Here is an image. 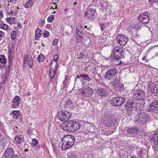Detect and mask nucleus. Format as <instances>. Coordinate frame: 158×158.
Returning <instances> with one entry per match:
<instances>
[{
	"label": "nucleus",
	"mask_w": 158,
	"mask_h": 158,
	"mask_svg": "<svg viewBox=\"0 0 158 158\" xmlns=\"http://www.w3.org/2000/svg\"><path fill=\"white\" fill-rule=\"evenodd\" d=\"M42 31L39 28L37 29L35 31V39L36 40L39 39L41 35Z\"/></svg>",
	"instance_id": "obj_29"
},
{
	"label": "nucleus",
	"mask_w": 158,
	"mask_h": 158,
	"mask_svg": "<svg viewBox=\"0 0 158 158\" xmlns=\"http://www.w3.org/2000/svg\"><path fill=\"white\" fill-rule=\"evenodd\" d=\"M70 120L72 122L71 125H72L71 128L72 130V132H73L78 130L81 126V124H80L78 121L73 120Z\"/></svg>",
	"instance_id": "obj_19"
},
{
	"label": "nucleus",
	"mask_w": 158,
	"mask_h": 158,
	"mask_svg": "<svg viewBox=\"0 0 158 158\" xmlns=\"http://www.w3.org/2000/svg\"><path fill=\"white\" fill-rule=\"evenodd\" d=\"M21 101V99L19 96H15L14 100L12 101V104H11V107L13 108H16L19 107Z\"/></svg>",
	"instance_id": "obj_20"
},
{
	"label": "nucleus",
	"mask_w": 158,
	"mask_h": 158,
	"mask_svg": "<svg viewBox=\"0 0 158 158\" xmlns=\"http://www.w3.org/2000/svg\"><path fill=\"white\" fill-rule=\"evenodd\" d=\"M39 143L37 139H32L31 144L33 146H35L36 145L39 144Z\"/></svg>",
	"instance_id": "obj_38"
},
{
	"label": "nucleus",
	"mask_w": 158,
	"mask_h": 158,
	"mask_svg": "<svg viewBox=\"0 0 158 158\" xmlns=\"http://www.w3.org/2000/svg\"><path fill=\"white\" fill-rule=\"evenodd\" d=\"M85 74H81L80 75H78L76 77V79L80 80L81 82H84L85 79Z\"/></svg>",
	"instance_id": "obj_34"
},
{
	"label": "nucleus",
	"mask_w": 158,
	"mask_h": 158,
	"mask_svg": "<svg viewBox=\"0 0 158 158\" xmlns=\"http://www.w3.org/2000/svg\"><path fill=\"white\" fill-rule=\"evenodd\" d=\"M15 35H11V38L12 40H14L15 39L16 36Z\"/></svg>",
	"instance_id": "obj_62"
},
{
	"label": "nucleus",
	"mask_w": 158,
	"mask_h": 158,
	"mask_svg": "<svg viewBox=\"0 0 158 158\" xmlns=\"http://www.w3.org/2000/svg\"><path fill=\"white\" fill-rule=\"evenodd\" d=\"M6 137L1 134H0V141H4V140H6Z\"/></svg>",
	"instance_id": "obj_44"
},
{
	"label": "nucleus",
	"mask_w": 158,
	"mask_h": 158,
	"mask_svg": "<svg viewBox=\"0 0 158 158\" xmlns=\"http://www.w3.org/2000/svg\"><path fill=\"white\" fill-rule=\"evenodd\" d=\"M99 77V76L98 74H97L95 75H94L93 77L92 78V79L94 80H94L96 81H97L98 80V79H96V77Z\"/></svg>",
	"instance_id": "obj_51"
},
{
	"label": "nucleus",
	"mask_w": 158,
	"mask_h": 158,
	"mask_svg": "<svg viewBox=\"0 0 158 158\" xmlns=\"http://www.w3.org/2000/svg\"><path fill=\"white\" fill-rule=\"evenodd\" d=\"M15 155L13 148H8L5 151L4 154V158H14Z\"/></svg>",
	"instance_id": "obj_16"
},
{
	"label": "nucleus",
	"mask_w": 158,
	"mask_h": 158,
	"mask_svg": "<svg viewBox=\"0 0 158 158\" xmlns=\"http://www.w3.org/2000/svg\"><path fill=\"white\" fill-rule=\"evenodd\" d=\"M135 102L133 100H128L126 103V104L124 105L125 109L128 111H132L133 109L135 108Z\"/></svg>",
	"instance_id": "obj_17"
},
{
	"label": "nucleus",
	"mask_w": 158,
	"mask_h": 158,
	"mask_svg": "<svg viewBox=\"0 0 158 158\" xmlns=\"http://www.w3.org/2000/svg\"><path fill=\"white\" fill-rule=\"evenodd\" d=\"M7 62V60L5 56L3 55H0V63L5 64Z\"/></svg>",
	"instance_id": "obj_33"
},
{
	"label": "nucleus",
	"mask_w": 158,
	"mask_h": 158,
	"mask_svg": "<svg viewBox=\"0 0 158 158\" xmlns=\"http://www.w3.org/2000/svg\"><path fill=\"white\" fill-rule=\"evenodd\" d=\"M148 110L150 112L158 113V100L152 99L148 106Z\"/></svg>",
	"instance_id": "obj_6"
},
{
	"label": "nucleus",
	"mask_w": 158,
	"mask_h": 158,
	"mask_svg": "<svg viewBox=\"0 0 158 158\" xmlns=\"http://www.w3.org/2000/svg\"><path fill=\"white\" fill-rule=\"evenodd\" d=\"M76 156L73 153H70L67 158H76Z\"/></svg>",
	"instance_id": "obj_46"
},
{
	"label": "nucleus",
	"mask_w": 158,
	"mask_h": 158,
	"mask_svg": "<svg viewBox=\"0 0 158 158\" xmlns=\"http://www.w3.org/2000/svg\"><path fill=\"white\" fill-rule=\"evenodd\" d=\"M59 58V56H58L56 54L55 55V56H54V58H53V60L55 62H56L57 61L58 59Z\"/></svg>",
	"instance_id": "obj_50"
},
{
	"label": "nucleus",
	"mask_w": 158,
	"mask_h": 158,
	"mask_svg": "<svg viewBox=\"0 0 158 158\" xmlns=\"http://www.w3.org/2000/svg\"><path fill=\"white\" fill-rule=\"evenodd\" d=\"M58 40L57 39H55L52 42V45H55L58 42Z\"/></svg>",
	"instance_id": "obj_54"
},
{
	"label": "nucleus",
	"mask_w": 158,
	"mask_h": 158,
	"mask_svg": "<svg viewBox=\"0 0 158 158\" xmlns=\"http://www.w3.org/2000/svg\"><path fill=\"white\" fill-rule=\"evenodd\" d=\"M100 27L101 28V30L102 31L104 30L106 27L105 25H104V24H102L101 23H100Z\"/></svg>",
	"instance_id": "obj_53"
},
{
	"label": "nucleus",
	"mask_w": 158,
	"mask_h": 158,
	"mask_svg": "<svg viewBox=\"0 0 158 158\" xmlns=\"http://www.w3.org/2000/svg\"><path fill=\"white\" fill-rule=\"evenodd\" d=\"M27 55H25L24 56V60H23V62L24 65H25L27 63Z\"/></svg>",
	"instance_id": "obj_47"
},
{
	"label": "nucleus",
	"mask_w": 158,
	"mask_h": 158,
	"mask_svg": "<svg viewBox=\"0 0 158 158\" xmlns=\"http://www.w3.org/2000/svg\"><path fill=\"white\" fill-rule=\"evenodd\" d=\"M35 147V150H38L40 148V145L39 143V144L36 145Z\"/></svg>",
	"instance_id": "obj_59"
},
{
	"label": "nucleus",
	"mask_w": 158,
	"mask_h": 158,
	"mask_svg": "<svg viewBox=\"0 0 158 158\" xmlns=\"http://www.w3.org/2000/svg\"><path fill=\"white\" fill-rule=\"evenodd\" d=\"M71 116V113L67 111H60L57 114V117L59 119L64 122L68 120L70 118Z\"/></svg>",
	"instance_id": "obj_3"
},
{
	"label": "nucleus",
	"mask_w": 158,
	"mask_h": 158,
	"mask_svg": "<svg viewBox=\"0 0 158 158\" xmlns=\"http://www.w3.org/2000/svg\"><path fill=\"white\" fill-rule=\"evenodd\" d=\"M117 72V69L115 68L110 69L106 72L104 75V77L108 80L112 79Z\"/></svg>",
	"instance_id": "obj_10"
},
{
	"label": "nucleus",
	"mask_w": 158,
	"mask_h": 158,
	"mask_svg": "<svg viewBox=\"0 0 158 158\" xmlns=\"http://www.w3.org/2000/svg\"><path fill=\"white\" fill-rule=\"evenodd\" d=\"M85 54L83 52L79 53L77 55V57L78 59H82L84 58Z\"/></svg>",
	"instance_id": "obj_42"
},
{
	"label": "nucleus",
	"mask_w": 158,
	"mask_h": 158,
	"mask_svg": "<svg viewBox=\"0 0 158 158\" xmlns=\"http://www.w3.org/2000/svg\"><path fill=\"white\" fill-rule=\"evenodd\" d=\"M15 19V17H11L7 18V21L8 23H10L11 21H13Z\"/></svg>",
	"instance_id": "obj_48"
},
{
	"label": "nucleus",
	"mask_w": 158,
	"mask_h": 158,
	"mask_svg": "<svg viewBox=\"0 0 158 158\" xmlns=\"http://www.w3.org/2000/svg\"><path fill=\"white\" fill-rule=\"evenodd\" d=\"M9 14L10 15H15L16 13L14 12H13L12 11H10V12L9 13Z\"/></svg>",
	"instance_id": "obj_60"
},
{
	"label": "nucleus",
	"mask_w": 158,
	"mask_h": 158,
	"mask_svg": "<svg viewBox=\"0 0 158 158\" xmlns=\"http://www.w3.org/2000/svg\"><path fill=\"white\" fill-rule=\"evenodd\" d=\"M62 139H64V140H67L70 143H71L72 144H74L75 137L71 135H66Z\"/></svg>",
	"instance_id": "obj_24"
},
{
	"label": "nucleus",
	"mask_w": 158,
	"mask_h": 158,
	"mask_svg": "<svg viewBox=\"0 0 158 158\" xmlns=\"http://www.w3.org/2000/svg\"><path fill=\"white\" fill-rule=\"evenodd\" d=\"M5 35L4 33L3 32L0 31V38H2Z\"/></svg>",
	"instance_id": "obj_57"
},
{
	"label": "nucleus",
	"mask_w": 158,
	"mask_h": 158,
	"mask_svg": "<svg viewBox=\"0 0 158 158\" xmlns=\"http://www.w3.org/2000/svg\"><path fill=\"white\" fill-rule=\"evenodd\" d=\"M7 143V142L6 140H4V141L1 142V144L2 145L3 148L6 146V144Z\"/></svg>",
	"instance_id": "obj_49"
},
{
	"label": "nucleus",
	"mask_w": 158,
	"mask_h": 158,
	"mask_svg": "<svg viewBox=\"0 0 158 158\" xmlns=\"http://www.w3.org/2000/svg\"><path fill=\"white\" fill-rule=\"evenodd\" d=\"M72 103V101L70 99H68L65 101L64 105L65 107H67L70 105Z\"/></svg>",
	"instance_id": "obj_35"
},
{
	"label": "nucleus",
	"mask_w": 158,
	"mask_h": 158,
	"mask_svg": "<svg viewBox=\"0 0 158 158\" xmlns=\"http://www.w3.org/2000/svg\"><path fill=\"white\" fill-rule=\"evenodd\" d=\"M44 56L42 54H40L37 58L38 60L40 62L43 61L44 60Z\"/></svg>",
	"instance_id": "obj_36"
},
{
	"label": "nucleus",
	"mask_w": 158,
	"mask_h": 158,
	"mask_svg": "<svg viewBox=\"0 0 158 158\" xmlns=\"http://www.w3.org/2000/svg\"><path fill=\"white\" fill-rule=\"evenodd\" d=\"M14 140L16 143L20 144L24 142V136L22 135H17L14 138Z\"/></svg>",
	"instance_id": "obj_26"
},
{
	"label": "nucleus",
	"mask_w": 158,
	"mask_h": 158,
	"mask_svg": "<svg viewBox=\"0 0 158 158\" xmlns=\"http://www.w3.org/2000/svg\"><path fill=\"white\" fill-rule=\"evenodd\" d=\"M144 92L142 90H138L134 93L133 98L137 100V101L144 100Z\"/></svg>",
	"instance_id": "obj_9"
},
{
	"label": "nucleus",
	"mask_w": 158,
	"mask_h": 158,
	"mask_svg": "<svg viewBox=\"0 0 158 158\" xmlns=\"http://www.w3.org/2000/svg\"><path fill=\"white\" fill-rule=\"evenodd\" d=\"M157 88L156 89V91L157 95L158 96V83L157 85Z\"/></svg>",
	"instance_id": "obj_64"
},
{
	"label": "nucleus",
	"mask_w": 158,
	"mask_h": 158,
	"mask_svg": "<svg viewBox=\"0 0 158 158\" xmlns=\"http://www.w3.org/2000/svg\"><path fill=\"white\" fill-rule=\"evenodd\" d=\"M95 10L92 6L88 7L84 14L85 18L87 19H94L95 16Z\"/></svg>",
	"instance_id": "obj_4"
},
{
	"label": "nucleus",
	"mask_w": 158,
	"mask_h": 158,
	"mask_svg": "<svg viewBox=\"0 0 158 158\" xmlns=\"http://www.w3.org/2000/svg\"><path fill=\"white\" fill-rule=\"evenodd\" d=\"M12 58L10 55V53L8 55V63L9 64L8 65V66L7 68L8 69L7 72L9 73L10 72L9 69H10L11 66H12Z\"/></svg>",
	"instance_id": "obj_28"
},
{
	"label": "nucleus",
	"mask_w": 158,
	"mask_h": 158,
	"mask_svg": "<svg viewBox=\"0 0 158 158\" xmlns=\"http://www.w3.org/2000/svg\"><path fill=\"white\" fill-rule=\"evenodd\" d=\"M0 28L4 30H6L8 29V26L5 24H2L0 25Z\"/></svg>",
	"instance_id": "obj_43"
},
{
	"label": "nucleus",
	"mask_w": 158,
	"mask_h": 158,
	"mask_svg": "<svg viewBox=\"0 0 158 158\" xmlns=\"http://www.w3.org/2000/svg\"><path fill=\"white\" fill-rule=\"evenodd\" d=\"M117 43L121 46L125 45L128 40L127 37L122 34L118 35L116 37Z\"/></svg>",
	"instance_id": "obj_12"
},
{
	"label": "nucleus",
	"mask_w": 158,
	"mask_h": 158,
	"mask_svg": "<svg viewBox=\"0 0 158 158\" xmlns=\"http://www.w3.org/2000/svg\"><path fill=\"white\" fill-rule=\"evenodd\" d=\"M85 79L87 81H89L90 80V78L88 76L87 74H85Z\"/></svg>",
	"instance_id": "obj_56"
},
{
	"label": "nucleus",
	"mask_w": 158,
	"mask_h": 158,
	"mask_svg": "<svg viewBox=\"0 0 158 158\" xmlns=\"http://www.w3.org/2000/svg\"><path fill=\"white\" fill-rule=\"evenodd\" d=\"M5 84V81H4L2 82L1 83H0V89H1L3 86L2 85H4Z\"/></svg>",
	"instance_id": "obj_61"
},
{
	"label": "nucleus",
	"mask_w": 158,
	"mask_h": 158,
	"mask_svg": "<svg viewBox=\"0 0 158 158\" xmlns=\"http://www.w3.org/2000/svg\"><path fill=\"white\" fill-rule=\"evenodd\" d=\"M76 37L77 39L78 40V43H81L82 41V34L81 32H79V33L76 34Z\"/></svg>",
	"instance_id": "obj_30"
},
{
	"label": "nucleus",
	"mask_w": 158,
	"mask_h": 158,
	"mask_svg": "<svg viewBox=\"0 0 158 158\" xmlns=\"http://www.w3.org/2000/svg\"><path fill=\"white\" fill-rule=\"evenodd\" d=\"M150 119L148 114L145 112H139L135 118L134 121L135 123H141L146 122Z\"/></svg>",
	"instance_id": "obj_2"
},
{
	"label": "nucleus",
	"mask_w": 158,
	"mask_h": 158,
	"mask_svg": "<svg viewBox=\"0 0 158 158\" xmlns=\"http://www.w3.org/2000/svg\"><path fill=\"white\" fill-rule=\"evenodd\" d=\"M61 148L63 150L68 149L70 148L74 144H72L71 143L67 140L62 139Z\"/></svg>",
	"instance_id": "obj_21"
},
{
	"label": "nucleus",
	"mask_w": 158,
	"mask_h": 158,
	"mask_svg": "<svg viewBox=\"0 0 158 158\" xmlns=\"http://www.w3.org/2000/svg\"><path fill=\"white\" fill-rule=\"evenodd\" d=\"M145 104L144 100L137 101V102L135 103V106H134V109L138 112H141L144 109Z\"/></svg>",
	"instance_id": "obj_13"
},
{
	"label": "nucleus",
	"mask_w": 158,
	"mask_h": 158,
	"mask_svg": "<svg viewBox=\"0 0 158 158\" xmlns=\"http://www.w3.org/2000/svg\"><path fill=\"white\" fill-rule=\"evenodd\" d=\"M144 151L146 152L145 150H140L138 152V155L140 157H143L145 155V154L144 153Z\"/></svg>",
	"instance_id": "obj_39"
},
{
	"label": "nucleus",
	"mask_w": 158,
	"mask_h": 158,
	"mask_svg": "<svg viewBox=\"0 0 158 158\" xmlns=\"http://www.w3.org/2000/svg\"><path fill=\"white\" fill-rule=\"evenodd\" d=\"M152 48H150L146 51V52H145L146 56L149 53Z\"/></svg>",
	"instance_id": "obj_58"
},
{
	"label": "nucleus",
	"mask_w": 158,
	"mask_h": 158,
	"mask_svg": "<svg viewBox=\"0 0 158 158\" xmlns=\"http://www.w3.org/2000/svg\"><path fill=\"white\" fill-rule=\"evenodd\" d=\"M55 16L54 15H50L48 18V21L49 22L51 23L53 21L54 19Z\"/></svg>",
	"instance_id": "obj_40"
},
{
	"label": "nucleus",
	"mask_w": 158,
	"mask_h": 158,
	"mask_svg": "<svg viewBox=\"0 0 158 158\" xmlns=\"http://www.w3.org/2000/svg\"><path fill=\"white\" fill-rule=\"evenodd\" d=\"M148 88L149 89L152 91V89H153V84L152 85L149 84L148 85Z\"/></svg>",
	"instance_id": "obj_55"
},
{
	"label": "nucleus",
	"mask_w": 158,
	"mask_h": 158,
	"mask_svg": "<svg viewBox=\"0 0 158 158\" xmlns=\"http://www.w3.org/2000/svg\"><path fill=\"white\" fill-rule=\"evenodd\" d=\"M115 89L117 91H122L123 89V85L120 84L118 86L114 87Z\"/></svg>",
	"instance_id": "obj_32"
},
{
	"label": "nucleus",
	"mask_w": 158,
	"mask_h": 158,
	"mask_svg": "<svg viewBox=\"0 0 158 158\" xmlns=\"http://www.w3.org/2000/svg\"><path fill=\"white\" fill-rule=\"evenodd\" d=\"M125 99L121 97H116L112 98L110 101L111 105L115 106H119L122 105L125 102Z\"/></svg>",
	"instance_id": "obj_5"
},
{
	"label": "nucleus",
	"mask_w": 158,
	"mask_h": 158,
	"mask_svg": "<svg viewBox=\"0 0 158 158\" xmlns=\"http://www.w3.org/2000/svg\"><path fill=\"white\" fill-rule=\"evenodd\" d=\"M120 83L118 82V80L114 79L112 82V84L114 87L118 86Z\"/></svg>",
	"instance_id": "obj_37"
},
{
	"label": "nucleus",
	"mask_w": 158,
	"mask_h": 158,
	"mask_svg": "<svg viewBox=\"0 0 158 158\" xmlns=\"http://www.w3.org/2000/svg\"><path fill=\"white\" fill-rule=\"evenodd\" d=\"M105 121L106 126L107 127H110L114 125L116 123L114 116L111 114H108L105 116Z\"/></svg>",
	"instance_id": "obj_7"
},
{
	"label": "nucleus",
	"mask_w": 158,
	"mask_h": 158,
	"mask_svg": "<svg viewBox=\"0 0 158 158\" xmlns=\"http://www.w3.org/2000/svg\"><path fill=\"white\" fill-rule=\"evenodd\" d=\"M150 15V13L148 11H145L139 15L137 18L138 23L135 25V28L134 29L135 31H137V29L140 28L142 24H146L149 23L150 20L149 16Z\"/></svg>",
	"instance_id": "obj_1"
},
{
	"label": "nucleus",
	"mask_w": 158,
	"mask_h": 158,
	"mask_svg": "<svg viewBox=\"0 0 158 158\" xmlns=\"http://www.w3.org/2000/svg\"><path fill=\"white\" fill-rule=\"evenodd\" d=\"M151 140L155 145L158 144V131L151 136Z\"/></svg>",
	"instance_id": "obj_25"
},
{
	"label": "nucleus",
	"mask_w": 158,
	"mask_h": 158,
	"mask_svg": "<svg viewBox=\"0 0 158 158\" xmlns=\"http://www.w3.org/2000/svg\"><path fill=\"white\" fill-rule=\"evenodd\" d=\"M139 131V130L137 127H132L127 128L126 134L127 136L133 137L136 135Z\"/></svg>",
	"instance_id": "obj_8"
},
{
	"label": "nucleus",
	"mask_w": 158,
	"mask_h": 158,
	"mask_svg": "<svg viewBox=\"0 0 158 158\" xmlns=\"http://www.w3.org/2000/svg\"><path fill=\"white\" fill-rule=\"evenodd\" d=\"M34 2V0H29L24 5V7L26 8L31 7L33 5Z\"/></svg>",
	"instance_id": "obj_31"
},
{
	"label": "nucleus",
	"mask_w": 158,
	"mask_h": 158,
	"mask_svg": "<svg viewBox=\"0 0 158 158\" xmlns=\"http://www.w3.org/2000/svg\"><path fill=\"white\" fill-rule=\"evenodd\" d=\"M20 111L19 110H13L12 112L13 117L15 118H19L20 121H22V116L19 114Z\"/></svg>",
	"instance_id": "obj_27"
},
{
	"label": "nucleus",
	"mask_w": 158,
	"mask_h": 158,
	"mask_svg": "<svg viewBox=\"0 0 158 158\" xmlns=\"http://www.w3.org/2000/svg\"><path fill=\"white\" fill-rule=\"evenodd\" d=\"M30 94V93L29 92H26L24 94V95L26 96H29Z\"/></svg>",
	"instance_id": "obj_63"
},
{
	"label": "nucleus",
	"mask_w": 158,
	"mask_h": 158,
	"mask_svg": "<svg viewBox=\"0 0 158 158\" xmlns=\"http://www.w3.org/2000/svg\"><path fill=\"white\" fill-rule=\"evenodd\" d=\"M124 57H121L120 56H118L117 54L115 53L114 55L112 56L111 58L112 59V60L115 62V64L119 65L122 63L120 59L124 58Z\"/></svg>",
	"instance_id": "obj_22"
},
{
	"label": "nucleus",
	"mask_w": 158,
	"mask_h": 158,
	"mask_svg": "<svg viewBox=\"0 0 158 158\" xmlns=\"http://www.w3.org/2000/svg\"><path fill=\"white\" fill-rule=\"evenodd\" d=\"M94 90L90 87L82 88L81 93L84 96L89 97L94 93Z\"/></svg>",
	"instance_id": "obj_14"
},
{
	"label": "nucleus",
	"mask_w": 158,
	"mask_h": 158,
	"mask_svg": "<svg viewBox=\"0 0 158 158\" xmlns=\"http://www.w3.org/2000/svg\"><path fill=\"white\" fill-rule=\"evenodd\" d=\"M49 35V32L48 31H46L42 35V36L45 38L47 37Z\"/></svg>",
	"instance_id": "obj_45"
},
{
	"label": "nucleus",
	"mask_w": 158,
	"mask_h": 158,
	"mask_svg": "<svg viewBox=\"0 0 158 158\" xmlns=\"http://www.w3.org/2000/svg\"><path fill=\"white\" fill-rule=\"evenodd\" d=\"M28 133V134H33V130L32 128H29L27 131Z\"/></svg>",
	"instance_id": "obj_52"
},
{
	"label": "nucleus",
	"mask_w": 158,
	"mask_h": 158,
	"mask_svg": "<svg viewBox=\"0 0 158 158\" xmlns=\"http://www.w3.org/2000/svg\"><path fill=\"white\" fill-rule=\"evenodd\" d=\"M97 94L100 98L105 97L107 95L106 89L102 88H100L95 90Z\"/></svg>",
	"instance_id": "obj_18"
},
{
	"label": "nucleus",
	"mask_w": 158,
	"mask_h": 158,
	"mask_svg": "<svg viewBox=\"0 0 158 158\" xmlns=\"http://www.w3.org/2000/svg\"><path fill=\"white\" fill-rule=\"evenodd\" d=\"M71 122L70 120L64 122L63 124L60 126V127L64 131L72 132L71 125Z\"/></svg>",
	"instance_id": "obj_15"
},
{
	"label": "nucleus",
	"mask_w": 158,
	"mask_h": 158,
	"mask_svg": "<svg viewBox=\"0 0 158 158\" xmlns=\"http://www.w3.org/2000/svg\"><path fill=\"white\" fill-rule=\"evenodd\" d=\"M114 54L115 53L117 54V56H120L121 57H124L125 53V49L122 46H118L114 47L113 50Z\"/></svg>",
	"instance_id": "obj_11"
},
{
	"label": "nucleus",
	"mask_w": 158,
	"mask_h": 158,
	"mask_svg": "<svg viewBox=\"0 0 158 158\" xmlns=\"http://www.w3.org/2000/svg\"><path fill=\"white\" fill-rule=\"evenodd\" d=\"M28 63L29 67L30 68H32L33 66V61L31 57L29 58Z\"/></svg>",
	"instance_id": "obj_41"
},
{
	"label": "nucleus",
	"mask_w": 158,
	"mask_h": 158,
	"mask_svg": "<svg viewBox=\"0 0 158 158\" xmlns=\"http://www.w3.org/2000/svg\"><path fill=\"white\" fill-rule=\"evenodd\" d=\"M58 64L57 63H56V66L55 68V70L52 69H50L49 75L51 78L50 80V81L53 82V78L55 76V74L56 73V71L57 69V67Z\"/></svg>",
	"instance_id": "obj_23"
}]
</instances>
